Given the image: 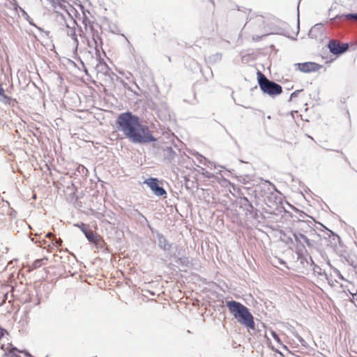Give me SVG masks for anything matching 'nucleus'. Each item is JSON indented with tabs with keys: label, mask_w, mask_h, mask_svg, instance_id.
<instances>
[{
	"label": "nucleus",
	"mask_w": 357,
	"mask_h": 357,
	"mask_svg": "<svg viewBox=\"0 0 357 357\" xmlns=\"http://www.w3.org/2000/svg\"><path fill=\"white\" fill-rule=\"evenodd\" d=\"M116 124L118 130L132 143L143 144L156 141L148 126L142 124L139 118L130 112L120 114Z\"/></svg>",
	"instance_id": "nucleus-1"
},
{
	"label": "nucleus",
	"mask_w": 357,
	"mask_h": 357,
	"mask_svg": "<svg viewBox=\"0 0 357 357\" xmlns=\"http://www.w3.org/2000/svg\"><path fill=\"white\" fill-rule=\"evenodd\" d=\"M54 10V19L57 23L66 27L65 32L67 36L73 40V45L77 49L79 40L76 33L77 24L75 20L77 11L76 9L66 1L55 0L53 3H46Z\"/></svg>",
	"instance_id": "nucleus-2"
},
{
	"label": "nucleus",
	"mask_w": 357,
	"mask_h": 357,
	"mask_svg": "<svg viewBox=\"0 0 357 357\" xmlns=\"http://www.w3.org/2000/svg\"><path fill=\"white\" fill-rule=\"evenodd\" d=\"M226 306L239 324L248 329L255 330L254 317L247 307L235 301H226Z\"/></svg>",
	"instance_id": "nucleus-3"
},
{
	"label": "nucleus",
	"mask_w": 357,
	"mask_h": 357,
	"mask_svg": "<svg viewBox=\"0 0 357 357\" xmlns=\"http://www.w3.org/2000/svg\"><path fill=\"white\" fill-rule=\"evenodd\" d=\"M257 79L259 87L264 93L271 96H275L282 92V88L280 84L269 80L260 71L257 73Z\"/></svg>",
	"instance_id": "nucleus-4"
},
{
	"label": "nucleus",
	"mask_w": 357,
	"mask_h": 357,
	"mask_svg": "<svg viewBox=\"0 0 357 357\" xmlns=\"http://www.w3.org/2000/svg\"><path fill=\"white\" fill-rule=\"evenodd\" d=\"M144 183H146L157 196H163L167 194L165 190L162 187L159 186L158 180L157 178H148L144 181Z\"/></svg>",
	"instance_id": "nucleus-5"
},
{
	"label": "nucleus",
	"mask_w": 357,
	"mask_h": 357,
	"mask_svg": "<svg viewBox=\"0 0 357 357\" xmlns=\"http://www.w3.org/2000/svg\"><path fill=\"white\" fill-rule=\"evenodd\" d=\"M328 48L330 52L334 54H341L345 52L349 49V45L347 43L341 44L336 40H331L328 43Z\"/></svg>",
	"instance_id": "nucleus-6"
},
{
	"label": "nucleus",
	"mask_w": 357,
	"mask_h": 357,
	"mask_svg": "<svg viewBox=\"0 0 357 357\" xmlns=\"http://www.w3.org/2000/svg\"><path fill=\"white\" fill-rule=\"evenodd\" d=\"M295 66H296V69L305 73L317 71L319 68V66L314 62L296 63Z\"/></svg>",
	"instance_id": "nucleus-7"
},
{
	"label": "nucleus",
	"mask_w": 357,
	"mask_h": 357,
	"mask_svg": "<svg viewBox=\"0 0 357 357\" xmlns=\"http://www.w3.org/2000/svg\"><path fill=\"white\" fill-rule=\"evenodd\" d=\"M10 357H21L17 354H15V351H18L19 353L24 354L26 356H29V354L26 351L18 350L16 347H13L11 344H8L6 346L3 345L1 347Z\"/></svg>",
	"instance_id": "nucleus-8"
},
{
	"label": "nucleus",
	"mask_w": 357,
	"mask_h": 357,
	"mask_svg": "<svg viewBox=\"0 0 357 357\" xmlns=\"http://www.w3.org/2000/svg\"><path fill=\"white\" fill-rule=\"evenodd\" d=\"M156 236L158 241L159 248L165 251L169 250L171 249L172 245L168 243L165 236L162 234L158 232L156 234Z\"/></svg>",
	"instance_id": "nucleus-9"
},
{
	"label": "nucleus",
	"mask_w": 357,
	"mask_h": 357,
	"mask_svg": "<svg viewBox=\"0 0 357 357\" xmlns=\"http://www.w3.org/2000/svg\"><path fill=\"white\" fill-rule=\"evenodd\" d=\"M82 232L84 234L86 238L89 240V241L91 243H95L97 238L96 236L93 234V232L91 230L87 229L85 227L84 225H82Z\"/></svg>",
	"instance_id": "nucleus-10"
},
{
	"label": "nucleus",
	"mask_w": 357,
	"mask_h": 357,
	"mask_svg": "<svg viewBox=\"0 0 357 357\" xmlns=\"http://www.w3.org/2000/svg\"><path fill=\"white\" fill-rule=\"evenodd\" d=\"M294 238L297 242H303L309 247L312 246V245L310 240L306 236L302 234H294Z\"/></svg>",
	"instance_id": "nucleus-11"
},
{
	"label": "nucleus",
	"mask_w": 357,
	"mask_h": 357,
	"mask_svg": "<svg viewBox=\"0 0 357 357\" xmlns=\"http://www.w3.org/2000/svg\"><path fill=\"white\" fill-rule=\"evenodd\" d=\"M15 10L16 11H17L18 10L22 13V17L26 20L29 22V23L31 25H33V23L32 22V19L29 17V15H28V13L23 9L21 7H20L19 6H15Z\"/></svg>",
	"instance_id": "nucleus-12"
},
{
	"label": "nucleus",
	"mask_w": 357,
	"mask_h": 357,
	"mask_svg": "<svg viewBox=\"0 0 357 357\" xmlns=\"http://www.w3.org/2000/svg\"><path fill=\"white\" fill-rule=\"evenodd\" d=\"M322 27L321 24H315L310 31L309 35L311 36V37H317V35H314V33H321V29Z\"/></svg>",
	"instance_id": "nucleus-13"
},
{
	"label": "nucleus",
	"mask_w": 357,
	"mask_h": 357,
	"mask_svg": "<svg viewBox=\"0 0 357 357\" xmlns=\"http://www.w3.org/2000/svg\"><path fill=\"white\" fill-rule=\"evenodd\" d=\"M0 101L5 105H14L13 102H15V100H13L10 97L6 96L5 93L0 96Z\"/></svg>",
	"instance_id": "nucleus-14"
},
{
	"label": "nucleus",
	"mask_w": 357,
	"mask_h": 357,
	"mask_svg": "<svg viewBox=\"0 0 357 357\" xmlns=\"http://www.w3.org/2000/svg\"><path fill=\"white\" fill-rule=\"evenodd\" d=\"M200 157H201V160H200L201 163H202V160H204L205 162L204 164L205 165H207L208 167H209L211 169H212L213 167L216 168V165L213 162L207 160L205 158L202 157V155Z\"/></svg>",
	"instance_id": "nucleus-15"
},
{
	"label": "nucleus",
	"mask_w": 357,
	"mask_h": 357,
	"mask_svg": "<svg viewBox=\"0 0 357 357\" xmlns=\"http://www.w3.org/2000/svg\"><path fill=\"white\" fill-rule=\"evenodd\" d=\"M222 59V54H220V53H216L213 55H212L211 56L209 57V59L211 61H213L214 62H216V61H220Z\"/></svg>",
	"instance_id": "nucleus-16"
},
{
	"label": "nucleus",
	"mask_w": 357,
	"mask_h": 357,
	"mask_svg": "<svg viewBox=\"0 0 357 357\" xmlns=\"http://www.w3.org/2000/svg\"><path fill=\"white\" fill-rule=\"evenodd\" d=\"M344 17L349 20L357 21V13H350L344 15Z\"/></svg>",
	"instance_id": "nucleus-17"
},
{
	"label": "nucleus",
	"mask_w": 357,
	"mask_h": 357,
	"mask_svg": "<svg viewBox=\"0 0 357 357\" xmlns=\"http://www.w3.org/2000/svg\"><path fill=\"white\" fill-rule=\"evenodd\" d=\"M271 335L273 337V339L278 343L280 344V339L278 336V335L273 331H271Z\"/></svg>",
	"instance_id": "nucleus-18"
},
{
	"label": "nucleus",
	"mask_w": 357,
	"mask_h": 357,
	"mask_svg": "<svg viewBox=\"0 0 357 357\" xmlns=\"http://www.w3.org/2000/svg\"><path fill=\"white\" fill-rule=\"evenodd\" d=\"M44 260V259H36L33 264V266L34 268H38L42 265V261Z\"/></svg>",
	"instance_id": "nucleus-19"
},
{
	"label": "nucleus",
	"mask_w": 357,
	"mask_h": 357,
	"mask_svg": "<svg viewBox=\"0 0 357 357\" xmlns=\"http://www.w3.org/2000/svg\"><path fill=\"white\" fill-rule=\"evenodd\" d=\"M82 13H83V15H84V17H83V24L85 25V26L86 27L88 24H90V21L87 18L86 15V13L84 10H82Z\"/></svg>",
	"instance_id": "nucleus-20"
},
{
	"label": "nucleus",
	"mask_w": 357,
	"mask_h": 357,
	"mask_svg": "<svg viewBox=\"0 0 357 357\" xmlns=\"http://www.w3.org/2000/svg\"><path fill=\"white\" fill-rule=\"evenodd\" d=\"M52 241H54V244L56 246V247H59L61 245V243H62V240L61 239H57L55 237H54V239H52Z\"/></svg>",
	"instance_id": "nucleus-21"
},
{
	"label": "nucleus",
	"mask_w": 357,
	"mask_h": 357,
	"mask_svg": "<svg viewBox=\"0 0 357 357\" xmlns=\"http://www.w3.org/2000/svg\"><path fill=\"white\" fill-rule=\"evenodd\" d=\"M300 91H301L297 90V91H296L293 92V93L291 94V96H290V100H292L294 98L297 97V96H298V93H300Z\"/></svg>",
	"instance_id": "nucleus-22"
},
{
	"label": "nucleus",
	"mask_w": 357,
	"mask_h": 357,
	"mask_svg": "<svg viewBox=\"0 0 357 357\" xmlns=\"http://www.w3.org/2000/svg\"><path fill=\"white\" fill-rule=\"evenodd\" d=\"M321 268L319 266H317V265H314V268H313V271L314 272H317L319 274H321Z\"/></svg>",
	"instance_id": "nucleus-23"
},
{
	"label": "nucleus",
	"mask_w": 357,
	"mask_h": 357,
	"mask_svg": "<svg viewBox=\"0 0 357 357\" xmlns=\"http://www.w3.org/2000/svg\"><path fill=\"white\" fill-rule=\"evenodd\" d=\"M6 331L0 326V339L4 336Z\"/></svg>",
	"instance_id": "nucleus-24"
},
{
	"label": "nucleus",
	"mask_w": 357,
	"mask_h": 357,
	"mask_svg": "<svg viewBox=\"0 0 357 357\" xmlns=\"http://www.w3.org/2000/svg\"><path fill=\"white\" fill-rule=\"evenodd\" d=\"M43 4L53 3L55 0H40Z\"/></svg>",
	"instance_id": "nucleus-25"
},
{
	"label": "nucleus",
	"mask_w": 357,
	"mask_h": 357,
	"mask_svg": "<svg viewBox=\"0 0 357 357\" xmlns=\"http://www.w3.org/2000/svg\"><path fill=\"white\" fill-rule=\"evenodd\" d=\"M46 237H47V238H50V239H51L52 238H54V236H53V234H52V233L48 232V233L46 234Z\"/></svg>",
	"instance_id": "nucleus-26"
},
{
	"label": "nucleus",
	"mask_w": 357,
	"mask_h": 357,
	"mask_svg": "<svg viewBox=\"0 0 357 357\" xmlns=\"http://www.w3.org/2000/svg\"><path fill=\"white\" fill-rule=\"evenodd\" d=\"M296 337L298 338V340H299V342L301 343H302L304 341L303 339L301 336H299L298 335H296Z\"/></svg>",
	"instance_id": "nucleus-27"
},
{
	"label": "nucleus",
	"mask_w": 357,
	"mask_h": 357,
	"mask_svg": "<svg viewBox=\"0 0 357 357\" xmlns=\"http://www.w3.org/2000/svg\"><path fill=\"white\" fill-rule=\"evenodd\" d=\"M4 93V90L1 87V85L0 84V96H2Z\"/></svg>",
	"instance_id": "nucleus-28"
},
{
	"label": "nucleus",
	"mask_w": 357,
	"mask_h": 357,
	"mask_svg": "<svg viewBox=\"0 0 357 357\" xmlns=\"http://www.w3.org/2000/svg\"><path fill=\"white\" fill-rule=\"evenodd\" d=\"M82 225H84V224H83V223H82L80 225H78V224H77V225H75V226H77V227H79V228L81 229V230L82 231V229H83Z\"/></svg>",
	"instance_id": "nucleus-29"
},
{
	"label": "nucleus",
	"mask_w": 357,
	"mask_h": 357,
	"mask_svg": "<svg viewBox=\"0 0 357 357\" xmlns=\"http://www.w3.org/2000/svg\"><path fill=\"white\" fill-rule=\"evenodd\" d=\"M339 278H340V279H342V280H344L343 276H342V275H340V274L339 275Z\"/></svg>",
	"instance_id": "nucleus-30"
},
{
	"label": "nucleus",
	"mask_w": 357,
	"mask_h": 357,
	"mask_svg": "<svg viewBox=\"0 0 357 357\" xmlns=\"http://www.w3.org/2000/svg\"><path fill=\"white\" fill-rule=\"evenodd\" d=\"M310 259H311L312 264H314V261H312L311 257H310Z\"/></svg>",
	"instance_id": "nucleus-31"
},
{
	"label": "nucleus",
	"mask_w": 357,
	"mask_h": 357,
	"mask_svg": "<svg viewBox=\"0 0 357 357\" xmlns=\"http://www.w3.org/2000/svg\"><path fill=\"white\" fill-rule=\"evenodd\" d=\"M244 199L246 201V202H248V199L247 198H244Z\"/></svg>",
	"instance_id": "nucleus-32"
}]
</instances>
